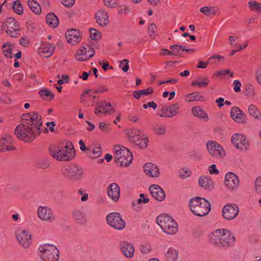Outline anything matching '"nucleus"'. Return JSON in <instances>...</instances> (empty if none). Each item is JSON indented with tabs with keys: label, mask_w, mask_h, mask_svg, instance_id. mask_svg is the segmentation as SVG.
<instances>
[{
	"label": "nucleus",
	"mask_w": 261,
	"mask_h": 261,
	"mask_svg": "<svg viewBox=\"0 0 261 261\" xmlns=\"http://www.w3.org/2000/svg\"><path fill=\"white\" fill-rule=\"evenodd\" d=\"M245 95L248 97H251L254 95V91L252 85L247 84L245 86Z\"/></svg>",
	"instance_id": "37998d69"
},
{
	"label": "nucleus",
	"mask_w": 261,
	"mask_h": 261,
	"mask_svg": "<svg viewBox=\"0 0 261 261\" xmlns=\"http://www.w3.org/2000/svg\"><path fill=\"white\" fill-rule=\"evenodd\" d=\"M209 84V80L207 77H205L203 79V81L201 82H196L195 81H193L192 82V86H198L199 87H206Z\"/></svg>",
	"instance_id": "a18cd8bd"
},
{
	"label": "nucleus",
	"mask_w": 261,
	"mask_h": 261,
	"mask_svg": "<svg viewBox=\"0 0 261 261\" xmlns=\"http://www.w3.org/2000/svg\"><path fill=\"white\" fill-rule=\"evenodd\" d=\"M97 107L94 110V113L109 114L113 112L114 110L112 105L110 102L101 101L97 103Z\"/></svg>",
	"instance_id": "a211bd4d"
},
{
	"label": "nucleus",
	"mask_w": 261,
	"mask_h": 261,
	"mask_svg": "<svg viewBox=\"0 0 261 261\" xmlns=\"http://www.w3.org/2000/svg\"><path fill=\"white\" fill-rule=\"evenodd\" d=\"M231 118L236 122L240 123L247 122V116L246 114L238 107H232L230 112Z\"/></svg>",
	"instance_id": "dca6fc26"
},
{
	"label": "nucleus",
	"mask_w": 261,
	"mask_h": 261,
	"mask_svg": "<svg viewBox=\"0 0 261 261\" xmlns=\"http://www.w3.org/2000/svg\"><path fill=\"white\" fill-rule=\"evenodd\" d=\"M90 35L91 39L98 41L101 37V33L99 31L95 29H90Z\"/></svg>",
	"instance_id": "4c0bfd02"
},
{
	"label": "nucleus",
	"mask_w": 261,
	"mask_h": 261,
	"mask_svg": "<svg viewBox=\"0 0 261 261\" xmlns=\"http://www.w3.org/2000/svg\"><path fill=\"white\" fill-rule=\"evenodd\" d=\"M20 30H15L12 29H7L6 30V33L13 38H17L19 36V32Z\"/></svg>",
	"instance_id": "8fccbe9b"
},
{
	"label": "nucleus",
	"mask_w": 261,
	"mask_h": 261,
	"mask_svg": "<svg viewBox=\"0 0 261 261\" xmlns=\"http://www.w3.org/2000/svg\"><path fill=\"white\" fill-rule=\"evenodd\" d=\"M55 46L51 43H47L44 46L40 48L43 54L46 55V58L50 57L55 50Z\"/></svg>",
	"instance_id": "c756f323"
},
{
	"label": "nucleus",
	"mask_w": 261,
	"mask_h": 261,
	"mask_svg": "<svg viewBox=\"0 0 261 261\" xmlns=\"http://www.w3.org/2000/svg\"><path fill=\"white\" fill-rule=\"evenodd\" d=\"M115 154L114 160L119 163L121 166H128L133 159L132 152L127 148L120 145L115 146Z\"/></svg>",
	"instance_id": "423d86ee"
},
{
	"label": "nucleus",
	"mask_w": 261,
	"mask_h": 261,
	"mask_svg": "<svg viewBox=\"0 0 261 261\" xmlns=\"http://www.w3.org/2000/svg\"><path fill=\"white\" fill-rule=\"evenodd\" d=\"M95 18L99 25L104 27L109 23V16L103 10H99L95 14Z\"/></svg>",
	"instance_id": "4be33fe9"
},
{
	"label": "nucleus",
	"mask_w": 261,
	"mask_h": 261,
	"mask_svg": "<svg viewBox=\"0 0 261 261\" xmlns=\"http://www.w3.org/2000/svg\"><path fill=\"white\" fill-rule=\"evenodd\" d=\"M179 176L182 178H186L190 176L191 171L188 169H181L179 170Z\"/></svg>",
	"instance_id": "09e8293b"
},
{
	"label": "nucleus",
	"mask_w": 261,
	"mask_h": 261,
	"mask_svg": "<svg viewBox=\"0 0 261 261\" xmlns=\"http://www.w3.org/2000/svg\"><path fill=\"white\" fill-rule=\"evenodd\" d=\"M156 222L162 230L167 234H173L177 231V224L171 217L168 215H159L156 219Z\"/></svg>",
	"instance_id": "39448f33"
},
{
	"label": "nucleus",
	"mask_w": 261,
	"mask_h": 261,
	"mask_svg": "<svg viewBox=\"0 0 261 261\" xmlns=\"http://www.w3.org/2000/svg\"><path fill=\"white\" fill-rule=\"evenodd\" d=\"M13 8L14 11L18 15H21L23 13V7L19 1L13 2Z\"/></svg>",
	"instance_id": "79ce46f5"
},
{
	"label": "nucleus",
	"mask_w": 261,
	"mask_h": 261,
	"mask_svg": "<svg viewBox=\"0 0 261 261\" xmlns=\"http://www.w3.org/2000/svg\"><path fill=\"white\" fill-rule=\"evenodd\" d=\"M50 165V162L47 158L40 159L36 162V167L40 169H46Z\"/></svg>",
	"instance_id": "72a5a7b5"
},
{
	"label": "nucleus",
	"mask_w": 261,
	"mask_h": 261,
	"mask_svg": "<svg viewBox=\"0 0 261 261\" xmlns=\"http://www.w3.org/2000/svg\"><path fill=\"white\" fill-rule=\"evenodd\" d=\"M72 216L74 220L79 224H84L87 222L86 215L81 211L74 210L72 213Z\"/></svg>",
	"instance_id": "a878e982"
},
{
	"label": "nucleus",
	"mask_w": 261,
	"mask_h": 261,
	"mask_svg": "<svg viewBox=\"0 0 261 261\" xmlns=\"http://www.w3.org/2000/svg\"><path fill=\"white\" fill-rule=\"evenodd\" d=\"M248 111L250 114L254 118L258 119L261 117V114L255 105H250Z\"/></svg>",
	"instance_id": "e433bc0d"
},
{
	"label": "nucleus",
	"mask_w": 261,
	"mask_h": 261,
	"mask_svg": "<svg viewBox=\"0 0 261 261\" xmlns=\"http://www.w3.org/2000/svg\"><path fill=\"white\" fill-rule=\"evenodd\" d=\"M128 63L129 60L127 59H124L120 63V67L124 72H127L129 69Z\"/></svg>",
	"instance_id": "3c124183"
},
{
	"label": "nucleus",
	"mask_w": 261,
	"mask_h": 261,
	"mask_svg": "<svg viewBox=\"0 0 261 261\" xmlns=\"http://www.w3.org/2000/svg\"><path fill=\"white\" fill-rule=\"evenodd\" d=\"M231 142L236 147L241 150H247L249 143L246 138L241 134H236L231 137Z\"/></svg>",
	"instance_id": "f8f14e48"
},
{
	"label": "nucleus",
	"mask_w": 261,
	"mask_h": 261,
	"mask_svg": "<svg viewBox=\"0 0 261 261\" xmlns=\"http://www.w3.org/2000/svg\"><path fill=\"white\" fill-rule=\"evenodd\" d=\"M74 0H65L62 2V4L65 7L70 8L74 4Z\"/></svg>",
	"instance_id": "338daca9"
},
{
	"label": "nucleus",
	"mask_w": 261,
	"mask_h": 261,
	"mask_svg": "<svg viewBox=\"0 0 261 261\" xmlns=\"http://www.w3.org/2000/svg\"><path fill=\"white\" fill-rule=\"evenodd\" d=\"M37 214L39 218L44 221L51 222L55 219L51 208L47 206H39L37 210Z\"/></svg>",
	"instance_id": "2eb2a0df"
},
{
	"label": "nucleus",
	"mask_w": 261,
	"mask_h": 261,
	"mask_svg": "<svg viewBox=\"0 0 261 261\" xmlns=\"http://www.w3.org/2000/svg\"><path fill=\"white\" fill-rule=\"evenodd\" d=\"M179 109L178 103H177L168 106L169 112L170 113L169 117H172L176 115L178 113Z\"/></svg>",
	"instance_id": "a19ab883"
},
{
	"label": "nucleus",
	"mask_w": 261,
	"mask_h": 261,
	"mask_svg": "<svg viewBox=\"0 0 261 261\" xmlns=\"http://www.w3.org/2000/svg\"><path fill=\"white\" fill-rule=\"evenodd\" d=\"M178 252L174 249L170 248L166 256L168 261H176L178 258Z\"/></svg>",
	"instance_id": "473e14b6"
},
{
	"label": "nucleus",
	"mask_w": 261,
	"mask_h": 261,
	"mask_svg": "<svg viewBox=\"0 0 261 261\" xmlns=\"http://www.w3.org/2000/svg\"><path fill=\"white\" fill-rule=\"evenodd\" d=\"M154 133L159 135H164L166 133V127L165 126L159 123H156L152 127Z\"/></svg>",
	"instance_id": "f704fd0d"
},
{
	"label": "nucleus",
	"mask_w": 261,
	"mask_h": 261,
	"mask_svg": "<svg viewBox=\"0 0 261 261\" xmlns=\"http://www.w3.org/2000/svg\"><path fill=\"white\" fill-rule=\"evenodd\" d=\"M233 85L234 86L233 89L236 92L241 91V87L242 86L241 83L238 80H234L233 81Z\"/></svg>",
	"instance_id": "052dcab7"
},
{
	"label": "nucleus",
	"mask_w": 261,
	"mask_h": 261,
	"mask_svg": "<svg viewBox=\"0 0 261 261\" xmlns=\"http://www.w3.org/2000/svg\"><path fill=\"white\" fill-rule=\"evenodd\" d=\"M236 239L228 229H217L210 235V242L215 247L227 248L234 245Z\"/></svg>",
	"instance_id": "f03ea898"
},
{
	"label": "nucleus",
	"mask_w": 261,
	"mask_h": 261,
	"mask_svg": "<svg viewBox=\"0 0 261 261\" xmlns=\"http://www.w3.org/2000/svg\"><path fill=\"white\" fill-rule=\"evenodd\" d=\"M50 155L60 161H69L74 158L75 150L71 142H67L64 147L53 146L49 148Z\"/></svg>",
	"instance_id": "7ed1b4c3"
},
{
	"label": "nucleus",
	"mask_w": 261,
	"mask_h": 261,
	"mask_svg": "<svg viewBox=\"0 0 261 261\" xmlns=\"http://www.w3.org/2000/svg\"><path fill=\"white\" fill-rule=\"evenodd\" d=\"M12 142V138L10 136L6 135L0 140V146L4 147L5 143L10 144Z\"/></svg>",
	"instance_id": "de8ad7c7"
},
{
	"label": "nucleus",
	"mask_w": 261,
	"mask_h": 261,
	"mask_svg": "<svg viewBox=\"0 0 261 261\" xmlns=\"http://www.w3.org/2000/svg\"><path fill=\"white\" fill-rule=\"evenodd\" d=\"M249 8L252 11H257L261 12V3H259L256 1H249L248 3Z\"/></svg>",
	"instance_id": "ea45409f"
},
{
	"label": "nucleus",
	"mask_w": 261,
	"mask_h": 261,
	"mask_svg": "<svg viewBox=\"0 0 261 261\" xmlns=\"http://www.w3.org/2000/svg\"><path fill=\"white\" fill-rule=\"evenodd\" d=\"M101 153V148L100 146L93 149L92 151V155H90L89 156L91 158H96L98 157Z\"/></svg>",
	"instance_id": "864d4df0"
},
{
	"label": "nucleus",
	"mask_w": 261,
	"mask_h": 261,
	"mask_svg": "<svg viewBox=\"0 0 261 261\" xmlns=\"http://www.w3.org/2000/svg\"><path fill=\"white\" fill-rule=\"evenodd\" d=\"M148 141V138H143L142 140L140 139L139 142H137V143H135V144L138 146L140 148L144 149L147 147Z\"/></svg>",
	"instance_id": "49530a36"
},
{
	"label": "nucleus",
	"mask_w": 261,
	"mask_h": 261,
	"mask_svg": "<svg viewBox=\"0 0 261 261\" xmlns=\"http://www.w3.org/2000/svg\"><path fill=\"white\" fill-rule=\"evenodd\" d=\"M109 225L117 230H122L125 226V222L118 213H111L106 218Z\"/></svg>",
	"instance_id": "9d476101"
},
{
	"label": "nucleus",
	"mask_w": 261,
	"mask_h": 261,
	"mask_svg": "<svg viewBox=\"0 0 261 261\" xmlns=\"http://www.w3.org/2000/svg\"><path fill=\"white\" fill-rule=\"evenodd\" d=\"M39 256L45 261H58L59 251L54 245L43 244L39 248Z\"/></svg>",
	"instance_id": "0eeeda50"
},
{
	"label": "nucleus",
	"mask_w": 261,
	"mask_h": 261,
	"mask_svg": "<svg viewBox=\"0 0 261 261\" xmlns=\"http://www.w3.org/2000/svg\"><path fill=\"white\" fill-rule=\"evenodd\" d=\"M203 97L199 94L198 92H193L191 94H187L185 96V100L187 102H192L193 101H202Z\"/></svg>",
	"instance_id": "2f4dec72"
},
{
	"label": "nucleus",
	"mask_w": 261,
	"mask_h": 261,
	"mask_svg": "<svg viewBox=\"0 0 261 261\" xmlns=\"http://www.w3.org/2000/svg\"><path fill=\"white\" fill-rule=\"evenodd\" d=\"M208 153L214 158L222 159L225 156V151L223 148L215 141H208L206 145Z\"/></svg>",
	"instance_id": "1a4fd4ad"
},
{
	"label": "nucleus",
	"mask_w": 261,
	"mask_h": 261,
	"mask_svg": "<svg viewBox=\"0 0 261 261\" xmlns=\"http://www.w3.org/2000/svg\"><path fill=\"white\" fill-rule=\"evenodd\" d=\"M28 6L30 9L37 15H40L41 13V8L40 5L35 0H29Z\"/></svg>",
	"instance_id": "c85d7f7f"
},
{
	"label": "nucleus",
	"mask_w": 261,
	"mask_h": 261,
	"mask_svg": "<svg viewBox=\"0 0 261 261\" xmlns=\"http://www.w3.org/2000/svg\"><path fill=\"white\" fill-rule=\"evenodd\" d=\"M99 128L102 131L108 130L111 129L110 124L106 123L105 122H101L99 123Z\"/></svg>",
	"instance_id": "13d9d810"
},
{
	"label": "nucleus",
	"mask_w": 261,
	"mask_h": 261,
	"mask_svg": "<svg viewBox=\"0 0 261 261\" xmlns=\"http://www.w3.org/2000/svg\"><path fill=\"white\" fill-rule=\"evenodd\" d=\"M109 197L114 201H117L120 197V189L116 183L110 184L108 188Z\"/></svg>",
	"instance_id": "412c9836"
},
{
	"label": "nucleus",
	"mask_w": 261,
	"mask_h": 261,
	"mask_svg": "<svg viewBox=\"0 0 261 261\" xmlns=\"http://www.w3.org/2000/svg\"><path fill=\"white\" fill-rule=\"evenodd\" d=\"M144 170L146 174L152 177H158L160 175L158 167L151 163L145 164L144 165Z\"/></svg>",
	"instance_id": "5701e85b"
},
{
	"label": "nucleus",
	"mask_w": 261,
	"mask_h": 261,
	"mask_svg": "<svg viewBox=\"0 0 261 261\" xmlns=\"http://www.w3.org/2000/svg\"><path fill=\"white\" fill-rule=\"evenodd\" d=\"M3 54H4L5 56L7 58H12V48L10 47L7 48H4L3 49Z\"/></svg>",
	"instance_id": "e2e57ef3"
},
{
	"label": "nucleus",
	"mask_w": 261,
	"mask_h": 261,
	"mask_svg": "<svg viewBox=\"0 0 261 261\" xmlns=\"http://www.w3.org/2000/svg\"><path fill=\"white\" fill-rule=\"evenodd\" d=\"M255 75L257 82L261 85V67L256 70Z\"/></svg>",
	"instance_id": "774afa93"
},
{
	"label": "nucleus",
	"mask_w": 261,
	"mask_h": 261,
	"mask_svg": "<svg viewBox=\"0 0 261 261\" xmlns=\"http://www.w3.org/2000/svg\"><path fill=\"white\" fill-rule=\"evenodd\" d=\"M75 57L77 60L82 62L88 60V55H85L82 52L79 50L76 51L75 55Z\"/></svg>",
	"instance_id": "c03bdc74"
},
{
	"label": "nucleus",
	"mask_w": 261,
	"mask_h": 261,
	"mask_svg": "<svg viewBox=\"0 0 261 261\" xmlns=\"http://www.w3.org/2000/svg\"><path fill=\"white\" fill-rule=\"evenodd\" d=\"M192 113L195 116L204 119L205 121H207L208 120L207 114L199 107L193 108Z\"/></svg>",
	"instance_id": "cd10ccee"
},
{
	"label": "nucleus",
	"mask_w": 261,
	"mask_h": 261,
	"mask_svg": "<svg viewBox=\"0 0 261 261\" xmlns=\"http://www.w3.org/2000/svg\"><path fill=\"white\" fill-rule=\"evenodd\" d=\"M140 249L141 252L143 254H147L151 250V247L148 245H141Z\"/></svg>",
	"instance_id": "5fc2aeb1"
},
{
	"label": "nucleus",
	"mask_w": 261,
	"mask_h": 261,
	"mask_svg": "<svg viewBox=\"0 0 261 261\" xmlns=\"http://www.w3.org/2000/svg\"><path fill=\"white\" fill-rule=\"evenodd\" d=\"M7 29H12L15 30H20L18 22L13 17L8 18L5 22Z\"/></svg>",
	"instance_id": "7c9ffc66"
},
{
	"label": "nucleus",
	"mask_w": 261,
	"mask_h": 261,
	"mask_svg": "<svg viewBox=\"0 0 261 261\" xmlns=\"http://www.w3.org/2000/svg\"><path fill=\"white\" fill-rule=\"evenodd\" d=\"M255 187L256 191L258 193H261V178H256L255 182Z\"/></svg>",
	"instance_id": "6e6d98bb"
},
{
	"label": "nucleus",
	"mask_w": 261,
	"mask_h": 261,
	"mask_svg": "<svg viewBox=\"0 0 261 261\" xmlns=\"http://www.w3.org/2000/svg\"><path fill=\"white\" fill-rule=\"evenodd\" d=\"M21 119L23 122L16 126L15 135L25 142L33 141L40 134V126L42 125L41 116L34 112L23 114Z\"/></svg>",
	"instance_id": "f257e3e1"
},
{
	"label": "nucleus",
	"mask_w": 261,
	"mask_h": 261,
	"mask_svg": "<svg viewBox=\"0 0 261 261\" xmlns=\"http://www.w3.org/2000/svg\"><path fill=\"white\" fill-rule=\"evenodd\" d=\"M87 47H88V54H89V55H88V59H89L94 56L95 50L90 45L87 44Z\"/></svg>",
	"instance_id": "69168bd1"
},
{
	"label": "nucleus",
	"mask_w": 261,
	"mask_h": 261,
	"mask_svg": "<svg viewBox=\"0 0 261 261\" xmlns=\"http://www.w3.org/2000/svg\"><path fill=\"white\" fill-rule=\"evenodd\" d=\"M46 22L52 28H57L59 23L57 16L53 13H48L46 17Z\"/></svg>",
	"instance_id": "bb28decb"
},
{
	"label": "nucleus",
	"mask_w": 261,
	"mask_h": 261,
	"mask_svg": "<svg viewBox=\"0 0 261 261\" xmlns=\"http://www.w3.org/2000/svg\"><path fill=\"white\" fill-rule=\"evenodd\" d=\"M120 249L126 257L131 258L134 256L135 249L132 244L122 242L120 244Z\"/></svg>",
	"instance_id": "6ab92c4d"
},
{
	"label": "nucleus",
	"mask_w": 261,
	"mask_h": 261,
	"mask_svg": "<svg viewBox=\"0 0 261 261\" xmlns=\"http://www.w3.org/2000/svg\"><path fill=\"white\" fill-rule=\"evenodd\" d=\"M156 29V25L154 23H151L149 24L148 28V32L150 34V36L155 33V31Z\"/></svg>",
	"instance_id": "bf43d9fd"
},
{
	"label": "nucleus",
	"mask_w": 261,
	"mask_h": 261,
	"mask_svg": "<svg viewBox=\"0 0 261 261\" xmlns=\"http://www.w3.org/2000/svg\"><path fill=\"white\" fill-rule=\"evenodd\" d=\"M170 48L175 51V49H177V51H176V54L178 55H176L177 56H180V55L179 54V50L181 49L182 51H186L188 53H193L194 51V49L190 48V49H187L185 48V46L182 45H179V44H174L171 45L170 46Z\"/></svg>",
	"instance_id": "c9c22d12"
},
{
	"label": "nucleus",
	"mask_w": 261,
	"mask_h": 261,
	"mask_svg": "<svg viewBox=\"0 0 261 261\" xmlns=\"http://www.w3.org/2000/svg\"><path fill=\"white\" fill-rule=\"evenodd\" d=\"M149 190L152 196L159 201L164 200L165 198V193L163 189L157 185H152L149 188Z\"/></svg>",
	"instance_id": "f3484780"
},
{
	"label": "nucleus",
	"mask_w": 261,
	"mask_h": 261,
	"mask_svg": "<svg viewBox=\"0 0 261 261\" xmlns=\"http://www.w3.org/2000/svg\"><path fill=\"white\" fill-rule=\"evenodd\" d=\"M230 73V70L228 69L227 70H220L217 72H216L214 75L218 77H222L225 75L226 74Z\"/></svg>",
	"instance_id": "4d7b16f0"
},
{
	"label": "nucleus",
	"mask_w": 261,
	"mask_h": 261,
	"mask_svg": "<svg viewBox=\"0 0 261 261\" xmlns=\"http://www.w3.org/2000/svg\"><path fill=\"white\" fill-rule=\"evenodd\" d=\"M161 55H170V56H174L175 55H178L176 53H174L173 52H172L171 51L165 49V48H162L161 49V53H160Z\"/></svg>",
	"instance_id": "0e129e2a"
},
{
	"label": "nucleus",
	"mask_w": 261,
	"mask_h": 261,
	"mask_svg": "<svg viewBox=\"0 0 261 261\" xmlns=\"http://www.w3.org/2000/svg\"><path fill=\"white\" fill-rule=\"evenodd\" d=\"M119 0H103L105 5L110 8L115 7Z\"/></svg>",
	"instance_id": "603ef678"
},
{
	"label": "nucleus",
	"mask_w": 261,
	"mask_h": 261,
	"mask_svg": "<svg viewBox=\"0 0 261 261\" xmlns=\"http://www.w3.org/2000/svg\"><path fill=\"white\" fill-rule=\"evenodd\" d=\"M39 94L41 97L45 96L48 97L49 100H52L55 98V94L46 88L40 90L39 92Z\"/></svg>",
	"instance_id": "58836bf2"
},
{
	"label": "nucleus",
	"mask_w": 261,
	"mask_h": 261,
	"mask_svg": "<svg viewBox=\"0 0 261 261\" xmlns=\"http://www.w3.org/2000/svg\"><path fill=\"white\" fill-rule=\"evenodd\" d=\"M17 239L24 248H28L31 244L32 235L26 229H17L16 231Z\"/></svg>",
	"instance_id": "9b49d317"
},
{
	"label": "nucleus",
	"mask_w": 261,
	"mask_h": 261,
	"mask_svg": "<svg viewBox=\"0 0 261 261\" xmlns=\"http://www.w3.org/2000/svg\"><path fill=\"white\" fill-rule=\"evenodd\" d=\"M239 212V207L236 204L226 205L222 210L223 217L229 220L235 218L238 216Z\"/></svg>",
	"instance_id": "ddd939ff"
},
{
	"label": "nucleus",
	"mask_w": 261,
	"mask_h": 261,
	"mask_svg": "<svg viewBox=\"0 0 261 261\" xmlns=\"http://www.w3.org/2000/svg\"><path fill=\"white\" fill-rule=\"evenodd\" d=\"M65 37L67 42L72 44H76L81 40L80 32L75 29L68 30L65 33Z\"/></svg>",
	"instance_id": "aec40b11"
},
{
	"label": "nucleus",
	"mask_w": 261,
	"mask_h": 261,
	"mask_svg": "<svg viewBox=\"0 0 261 261\" xmlns=\"http://www.w3.org/2000/svg\"><path fill=\"white\" fill-rule=\"evenodd\" d=\"M199 185L207 190H212L214 188L213 181L207 176H201L198 179Z\"/></svg>",
	"instance_id": "393cba45"
},
{
	"label": "nucleus",
	"mask_w": 261,
	"mask_h": 261,
	"mask_svg": "<svg viewBox=\"0 0 261 261\" xmlns=\"http://www.w3.org/2000/svg\"><path fill=\"white\" fill-rule=\"evenodd\" d=\"M140 93H141V95H148L150 94H151L153 92V89L151 88H148L145 89L143 90H140Z\"/></svg>",
	"instance_id": "680f3d73"
},
{
	"label": "nucleus",
	"mask_w": 261,
	"mask_h": 261,
	"mask_svg": "<svg viewBox=\"0 0 261 261\" xmlns=\"http://www.w3.org/2000/svg\"><path fill=\"white\" fill-rule=\"evenodd\" d=\"M191 211L196 216L202 217L207 215L211 210V203L205 198L196 197L189 201Z\"/></svg>",
	"instance_id": "20e7f679"
},
{
	"label": "nucleus",
	"mask_w": 261,
	"mask_h": 261,
	"mask_svg": "<svg viewBox=\"0 0 261 261\" xmlns=\"http://www.w3.org/2000/svg\"><path fill=\"white\" fill-rule=\"evenodd\" d=\"M141 134V130L140 129H130L126 131L129 141L134 144L140 141Z\"/></svg>",
	"instance_id": "b1692460"
},
{
	"label": "nucleus",
	"mask_w": 261,
	"mask_h": 261,
	"mask_svg": "<svg viewBox=\"0 0 261 261\" xmlns=\"http://www.w3.org/2000/svg\"><path fill=\"white\" fill-rule=\"evenodd\" d=\"M239 179L236 174L228 172L225 176L224 183L226 187L231 191L236 190L239 185Z\"/></svg>",
	"instance_id": "4468645a"
},
{
	"label": "nucleus",
	"mask_w": 261,
	"mask_h": 261,
	"mask_svg": "<svg viewBox=\"0 0 261 261\" xmlns=\"http://www.w3.org/2000/svg\"><path fill=\"white\" fill-rule=\"evenodd\" d=\"M62 173L66 178L72 182L81 180L83 176V168L77 165L66 167Z\"/></svg>",
	"instance_id": "6e6552de"
}]
</instances>
